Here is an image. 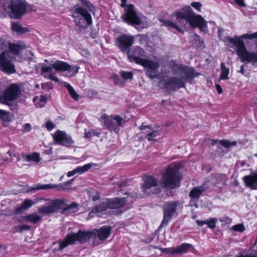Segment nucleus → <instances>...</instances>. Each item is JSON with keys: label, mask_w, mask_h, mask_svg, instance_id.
Listing matches in <instances>:
<instances>
[{"label": "nucleus", "mask_w": 257, "mask_h": 257, "mask_svg": "<svg viewBox=\"0 0 257 257\" xmlns=\"http://www.w3.org/2000/svg\"><path fill=\"white\" fill-rule=\"evenodd\" d=\"M223 31L218 29V34L220 40L226 45L231 48L236 47V54L241 62L250 63L252 65L257 66V50L255 52H249L246 49L242 39H249L253 43L252 48H255L257 44V31L254 33H247L239 37L235 36L234 37L222 36Z\"/></svg>", "instance_id": "1"}, {"label": "nucleus", "mask_w": 257, "mask_h": 257, "mask_svg": "<svg viewBox=\"0 0 257 257\" xmlns=\"http://www.w3.org/2000/svg\"><path fill=\"white\" fill-rule=\"evenodd\" d=\"M110 227L103 226L98 229H94L91 231H83L79 230L77 233H72L68 235L65 239L59 243V248L62 249L69 244L76 241L84 242L91 241L94 245H97L101 241L107 239L110 232Z\"/></svg>", "instance_id": "2"}, {"label": "nucleus", "mask_w": 257, "mask_h": 257, "mask_svg": "<svg viewBox=\"0 0 257 257\" xmlns=\"http://www.w3.org/2000/svg\"><path fill=\"white\" fill-rule=\"evenodd\" d=\"M172 69L174 76L164 79L160 83V85L162 84L165 88L171 90L185 87L187 81L192 80L199 75L192 68L182 65L174 64L172 65Z\"/></svg>", "instance_id": "3"}, {"label": "nucleus", "mask_w": 257, "mask_h": 257, "mask_svg": "<svg viewBox=\"0 0 257 257\" xmlns=\"http://www.w3.org/2000/svg\"><path fill=\"white\" fill-rule=\"evenodd\" d=\"M147 52L139 46L134 47L127 53V57L131 62H134L143 66L146 70L147 75L151 78L157 75L160 66V60L159 58L152 56L146 58Z\"/></svg>", "instance_id": "4"}, {"label": "nucleus", "mask_w": 257, "mask_h": 257, "mask_svg": "<svg viewBox=\"0 0 257 257\" xmlns=\"http://www.w3.org/2000/svg\"><path fill=\"white\" fill-rule=\"evenodd\" d=\"M8 48L10 52L5 51L0 54V70L9 74L14 73L16 70L12 63L14 59L13 55H19L21 51L26 48V45L21 42L9 43L0 37V49Z\"/></svg>", "instance_id": "5"}, {"label": "nucleus", "mask_w": 257, "mask_h": 257, "mask_svg": "<svg viewBox=\"0 0 257 257\" xmlns=\"http://www.w3.org/2000/svg\"><path fill=\"white\" fill-rule=\"evenodd\" d=\"M45 62L48 63L49 65L45 63L39 64L42 74L45 78L56 82H59V79L55 76L53 69L57 71L66 72L67 76L69 77L74 76L80 69L78 66H72L62 61L56 60L49 63L47 60H45Z\"/></svg>", "instance_id": "6"}, {"label": "nucleus", "mask_w": 257, "mask_h": 257, "mask_svg": "<svg viewBox=\"0 0 257 257\" xmlns=\"http://www.w3.org/2000/svg\"><path fill=\"white\" fill-rule=\"evenodd\" d=\"M172 19L182 25L183 20L192 27L199 28L203 33H208L207 22L200 16L196 15L190 6H187L178 10L172 15Z\"/></svg>", "instance_id": "7"}, {"label": "nucleus", "mask_w": 257, "mask_h": 257, "mask_svg": "<svg viewBox=\"0 0 257 257\" xmlns=\"http://www.w3.org/2000/svg\"><path fill=\"white\" fill-rule=\"evenodd\" d=\"M127 0H121V6L124 8V13L121 16L123 21L128 24L134 25L138 29L147 27L148 22L147 18L137 12L132 4L126 5Z\"/></svg>", "instance_id": "8"}, {"label": "nucleus", "mask_w": 257, "mask_h": 257, "mask_svg": "<svg viewBox=\"0 0 257 257\" xmlns=\"http://www.w3.org/2000/svg\"><path fill=\"white\" fill-rule=\"evenodd\" d=\"M93 6L88 2H85L83 6L75 5L72 9V17L76 25L80 28H84L92 23L90 12Z\"/></svg>", "instance_id": "9"}, {"label": "nucleus", "mask_w": 257, "mask_h": 257, "mask_svg": "<svg viewBox=\"0 0 257 257\" xmlns=\"http://www.w3.org/2000/svg\"><path fill=\"white\" fill-rule=\"evenodd\" d=\"M181 167V163H172L167 167L160 181L162 187L169 189L179 187L181 178L179 170Z\"/></svg>", "instance_id": "10"}, {"label": "nucleus", "mask_w": 257, "mask_h": 257, "mask_svg": "<svg viewBox=\"0 0 257 257\" xmlns=\"http://www.w3.org/2000/svg\"><path fill=\"white\" fill-rule=\"evenodd\" d=\"M5 11L10 17L17 19L21 18L27 10V5L20 0H2Z\"/></svg>", "instance_id": "11"}, {"label": "nucleus", "mask_w": 257, "mask_h": 257, "mask_svg": "<svg viewBox=\"0 0 257 257\" xmlns=\"http://www.w3.org/2000/svg\"><path fill=\"white\" fill-rule=\"evenodd\" d=\"M124 198H115L112 199H106L99 205L94 207L91 210L92 213L105 214L110 213V209H119L126 203Z\"/></svg>", "instance_id": "12"}, {"label": "nucleus", "mask_w": 257, "mask_h": 257, "mask_svg": "<svg viewBox=\"0 0 257 257\" xmlns=\"http://www.w3.org/2000/svg\"><path fill=\"white\" fill-rule=\"evenodd\" d=\"M22 95L20 87L16 84H12L7 87L2 92V103L10 105L20 97Z\"/></svg>", "instance_id": "13"}, {"label": "nucleus", "mask_w": 257, "mask_h": 257, "mask_svg": "<svg viewBox=\"0 0 257 257\" xmlns=\"http://www.w3.org/2000/svg\"><path fill=\"white\" fill-rule=\"evenodd\" d=\"M64 203L63 200L58 199L53 201H49L45 205L39 207L38 211L40 213L43 214L52 213L62 207Z\"/></svg>", "instance_id": "14"}, {"label": "nucleus", "mask_w": 257, "mask_h": 257, "mask_svg": "<svg viewBox=\"0 0 257 257\" xmlns=\"http://www.w3.org/2000/svg\"><path fill=\"white\" fill-rule=\"evenodd\" d=\"M52 136L53 140L57 144L70 147L74 144L71 136L64 131L58 130Z\"/></svg>", "instance_id": "15"}, {"label": "nucleus", "mask_w": 257, "mask_h": 257, "mask_svg": "<svg viewBox=\"0 0 257 257\" xmlns=\"http://www.w3.org/2000/svg\"><path fill=\"white\" fill-rule=\"evenodd\" d=\"M193 248V246L191 244L187 243H183L176 247L166 248L158 247L162 252L171 255L186 253L188 252L191 248Z\"/></svg>", "instance_id": "16"}, {"label": "nucleus", "mask_w": 257, "mask_h": 257, "mask_svg": "<svg viewBox=\"0 0 257 257\" xmlns=\"http://www.w3.org/2000/svg\"><path fill=\"white\" fill-rule=\"evenodd\" d=\"M144 183L141 187L143 192L146 195H150L151 194L156 193L155 188L157 186V180L151 176H147L143 178Z\"/></svg>", "instance_id": "17"}, {"label": "nucleus", "mask_w": 257, "mask_h": 257, "mask_svg": "<svg viewBox=\"0 0 257 257\" xmlns=\"http://www.w3.org/2000/svg\"><path fill=\"white\" fill-rule=\"evenodd\" d=\"M178 205V203L174 201L166 203L164 208V217L160 227L167 225L168 222L171 220L173 215L175 212Z\"/></svg>", "instance_id": "18"}, {"label": "nucleus", "mask_w": 257, "mask_h": 257, "mask_svg": "<svg viewBox=\"0 0 257 257\" xmlns=\"http://www.w3.org/2000/svg\"><path fill=\"white\" fill-rule=\"evenodd\" d=\"M117 46L123 52H127L128 48L134 43V37L129 35H122L115 41Z\"/></svg>", "instance_id": "19"}, {"label": "nucleus", "mask_w": 257, "mask_h": 257, "mask_svg": "<svg viewBox=\"0 0 257 257\" xmlns=\"http://www.w3.org/2000/svg\"><path fill=\"white\" fill-rule=\"evenodd\" d=\"M99 120L106 128L116 134L119 132V128H118L112 116L109 117L106 114H103L100 117Z\"/></svg>", "instance_id": "20"}, {"label": "nucleus", "mask_w": 257, "mask_h": 257, "mask_svg": "<svg viewBox=\"0 0 257 257\" xmlns=\"http://www.w3.org/2000/svg\"><path fill=\"white\" fill-rule=\"evenodd\" d=\"M70 184V183L69 182L67 183H64L63 184H61L59 185L56 184H36L33 186L31 188V190L36 191L39 190H47L53 188H57L58 190H67L68 189L69 186Z\"/></svg>", "instance_id": "21"}, {"label": "nucleus", "mask_w": 257, "mask_h": 257, "mask_svg": "<svg viewBox=\"0 0 257 257\" xmlns=\"http://www.w3.org/2000/svg\"><path fill=\"white\" fill-rule=\"evenodd\" d=\"M243 181L246 187L252 190H256L257 170L251 172L249 175L244 176Z\"/></svg>", "instance_id": "22"}, {"label": "nucleus", "mask_w": 257, "mask_h": 257, "mask_svg": "<svg viewBox=\"0 0 257 257\" xmlns=\"http://www.w3.org/2000/svg\"><path fill=\"white\" fill-rule=\"evenodd\" d=\"M206 190V187H204L203 189H201L200 187H197L193 188L190 192L189 196L192 198L191 203V206H194L195 208L198 207V205L196 201L198 200V199L201 195L202 192Z\"/></svg>", "instance_id": "23"}, {"label": "nucleus", "mask_w": 257, "mask_h": 257, "mask_svg": "<svg viewBox=\"0 0 257 257\" xmlns=\"http://www.w3.org/2000/svg\"><path fill=\"white\" fill-rule=\"evenodd\" d=\"M96 164L93 163H88L85 164L82 166H79L74 170L69 171L67 173V176L68 177H70L73 176L75 174H82L86 172H87L88 170H89L92 167L95 166Z\"/></svg>", "instance_id": "24"}, {"label": "nucleus", "mask_w": 257, "mask_h": 257, "mask_svg": "<svg viewBox=\"0 0 257 257\" xmlns=\"http://www.w3.org/2000/svg\"><path fill=\"white\" fill-rule=\"evenodd\" d=\"M217 222V219L216 218H212L209 220H199L196 221V224L198 226H203L204 224L207 225L208 228L214 229L216 227V224Z\"/></svg>", "instance_id": "25"}, {"label": "nucleus", "mask_w": 257, "mask_h": 257, "mask_svg": "<svg viewBox=\"0 0 257 257\" xmlns=\"http://www.w3.org/2000/svg\"><path fill=\"white\" fill-rule=\"evenodd\" d=\"M227 178L225 174H219L215 175L212 178V182L215 185H224L227 181Z\"/></svg>", "instance_id": "26"}, {"label": "nucleus", "mask_w": 257, "mask_h": 257, "mask_svg": "<svg viewBox=\"0 0 257 257\" xmlns=\"http://www.w3.org/2000/svg\"><path fill=\"white\" fill-rule=\"evenodd\" d=\"M23 157L28 162H33L38 163L41 160L39 154L36 152L31 154L23 155Z\"/></svg>", "instance_id": "27"}, {"label": "nucleus", "mask_w": 257, "mask_h": 257, "mask_svg": "<svg viewBox=\"0 0 257 257\" xmlns=\"http://www.w3.org/2000/svg\"><path fill=\"white\" fill-rule=\"evenodd\" d=\"M47 100V97L45 95H42L40 97L36 96L33 98V102L37 107H42L45 106Z\"/></svg>", "instance_id": "28"}, {"label": "nucleus", "mask_w": 257, "mask_h": 257, "mask_svg": "<svg viewBox=\"0 0 257 257\" xmlns=\"http://www.w3.org/2000/svg\"><path fill=\"white\" fill-rule=\"evenodd\" d=\"M12 30L20 35L25 34L28 31L27 28L23 27L18 22H14L12 24Z\"/></svg>", "instance_id": "29"}, {"label": "nucleus", "mask_w": 257, "mask_h": 257, "mask_svg": "<svg viewBox=\"0 0 257 257\" xmlns=\"http://www.w3.org/2000/svg\"><path fill=\"white\" fill-rule=\"evenodd\" d=\"M36 202L30 199H25L24 202L22 203L20 207L17 209V212H20L21 210H27L28 208H30L33 205H34Z\"/></svg>", "instance_id": "30"}, {"label": "nucleus", "mask_w": 257, "mask_h": 257, "mask_svg": "<svg viewBox=\"0 0 257 257\" xmlns=\"http://www.w3.org/2000/svg\"><path fill=\"white\" fill-rule=\"evenodd\" d=\"M221 73L219 77V80H228L229 79L228 74L229 73V69L226 67L224 63H221L220 65Z\"/></svg>", "instance_id": "31"}, {"label": "nucleus", "mask_w": 257, "mask_h": 257, "mask_svg": "<svg viewBox=\"0 0 257 257\" xmlns=\"http://www.w3.org/2000/svg\"><path fill=\"white\" fill-rule=\"evenodd\" d=\"M61 83L67 88V90L72 98L75 100H77L79 98V95L77 93L73 87L71 86L69 83L66 82H62Z\"/></svg>", "instance_id": "32"}, {"label": "nucleus", "mask_w": 257, "mask_h": 257, "mask_svg": "<svg viewBox=\"0 0 257 257\" xmlns=\"http://www.w3.org/2000/svg\"><path fill=\"white\" fill-rule=\"evenodd\" d=\"M25 218L29 222L37 223L42 219V217L36 213H32L27 215Z\"/></svg>", "instance_id": "33"}, {"label": "nucleus", "mask_w": 257, "mask_h": 257, "mask_svg": "<svg viewBox=\"0 0 257 257\" xmlns=\"http://www.w3.org/2000/svg\"><path fill=\"white\" fill-rule=\"evenodd\" d=\"M78 210V204L76 203H73L70 205L65 207L63 210V212L65 213L68 211L69 213L76 212Z\"/></svg>", "instance_id": "34"}, {"label": "nucleus", "mask_w": 257, "mask_h": 257, "mask_svg": "<svg viewBox=\"0 0 257 257\" xmlns=\"http://www.w3.org/2000/svg\"><path fill=\"white\" fill-rule=\"evenodd\" d=\"M194 40V46L197 48H201L204 47V43L200 37L197 35H195L193 37Z\"/></svg>", "instance_id": "35"}, {"label": "nucleus", "mask_w": 257, "mask_h": 257, "mask_svg": "<svg viewBox=\"0 0 257 257\" xmlns=\"http://www.w3.org/2000/svg\"><path fill=\"white\" fill-rule=\"evenodd\" d=\"M163 24L165 26L167 27H170L172 28H174L176 29L178 31L182 32L181 29L175 23L172 22L171 21H164Z\"/></svg>", "instance_id": "36"}, {"label": "nucleus", "mask_w": 257, "mask_h": 257, "mask_svg": "<svg viewBox=\"0 0 257 257\" xmlns=\"http://www.w3.org/2000/svg\"><path fill=\"white\" fill-rule=\"evenodd\" d=\"M0 119L5 121H9L11 119L9 113L6 110L0 109Z\"/></svg>", "instance_id": "37"}, {"label": "nucleus", "mask_w": 257, "mask_h": 257, "mask_svg": "<svg viewBox=\"0 0 257 257\" xmlns=\"http://www.w3.org/2000/svg\"><path fill=\"white\" fill-rule=\"evenodd\" d=\"M147 133L148 134L147 138L148 141H154V138L156 137L159 135V133L157 131H148Z\"/></svg>", "instance_id": "38"}, {"label": "nucleus", "mask_w": 257, "mask_h": 257, "mask_svg": "<svg viewBox=\"0 0 257 257\" xmlns=\"http://www.w3.org/2000/svg\"><path fill=\"white\" fill-rule=\"evenodd\" d=\"M120 74L122 79L124 80L132 79L133 78V73L132 72L121 71Z\"/></svg>", "instance_id": "39"}, {"label": "nucleus", "mask_w": 257, "mask_h": 257, "mask_svg": "<svg viewBox=\"0 0 257 257\" xmlns=\"http://www.w3.org/2000/svg\"><path fill=\"white\" fill-rule=\"evenodd\" d=\"M220 144L226 148H229L230 147L234 146L236 145V142H231L228 140H221Z\"/></svg>", "instance_id": "40"}, {"label": "nucleus", "mask_w": 257, "mask_h": 257, "mask_svg": "<svg viewBox=\"0 0 257 257\" xmlns=\"http://www.w3.org/2000/svg\"><path fill=\"white\" fill-rule=\"evenodd\" d=\"M100 135V133L95 132L93 130L88 131L86 130L85 131L84 137L85 138L87 139L91 137L92 136H99Z\"/></svg>", "instance_id": "41"}, {"label": "nucleus", "mask_w": 257, "mask_h": 257, "mask_svg": "<svg viewBox=\"0 0 257 257\" xmlns=\"http://www.w3.org/2000/svg\"><path fill=\"white\" fill-rule=\"evenodd\" d=\"M113 118L114 121L116 122V125L118 126V128H119V127L121 126L124 123V120L123 118L118 115H115L114 117H113Z\"/></svg>", "instance_id": "42"}, {"label": "nucleus", "mask_w": 257, "mask_h": 257, "mask_svg": "<svg viewBox=\"0 0 257 257\" xmlns=\"http://www.w3.org/2000/svg\"><path fill=\"white\" fill-rule=\"evenodd\" d=\"M231 229L235 231L241 232L244 230L245 227L242 224H237L232 226Z\"/></svg>", "instance_id": "43"}, {"label": "nucleus", "mask_w": 257, "mask_h": 257, "mask_svg": "<svg viewBox=\"0 0 257 257\" xmlns=\"http://www.w3.org/2000/svg\"><path fill=\"white\" fill-rule=\"evenodd\" d=\"M191 6L198 12H201L202 4L201 3L198 2H194L191 4Z\"/></svg>", "instance_id": "44"}, {"label": "nucleus", "mask_w": 257, "mask_h": 257, "mask_svg": "<svg viewBox=\"0 0 257 257\" xmlns=\"http://www.w3.org/2000/svg\"><path fill=\"white\" fill-rule=\"evenodd\" d=\"M235 257H257V251H252L248 253H241Z\"/></svg>", "instance_id": "45"}, {"label": "nucleus", "mask_w": 257, "mask_h": 257, "mask_svg": "<svg viewBox=\"0 0 257 257\" xmlns=\"http://www.w3.org/2000/svg\"><path fill=\"white\" fill-rule=\"evenodd\" d=\"M46 127L48 130L51 131L55 127V125L52 121H49L46 123Z\"/></svg>", "instance_id": "46"}, {"label": "nucleus", "mask_w": 257, "mask_h": 257, "mask_svg": "<svg viewBox=\"0 0 257 257\" xmlns=\"http://www.w3.org/2000/svg\"><path fill=\"white\" fill-rule=\"evenodd\" d=\"M18 228V229L21 231L23 230H29L31 228V226H29V225H25V224H23V225H19L17 227Z\"/></svg>", "instance_id": "47"}, {"label": "nucleus", "mask_w": 257, "mask_h": 257, "mask_svg": "<svg viewBox=\"0 0 257 257\" xmlns=\"http://www.w3.org/2000/svg\"><path fill=\"white\" fill-rule=\"evenodd\" d=\"M31 125L29 123L25 124L23 126V132H29L31 130Z\"/></svg>", "instance_id": "48"}, {"label": "nucleus", "mask_w": 257, "mask_h": 257, "mask_svg": "<svg viewBox=\"0 0 257 257\" xmlns=\"http://www.w3.org/2000/svg\"><path fill=\"white\" fill-rule=\"evenodd\" d=\"M212 183H213L212 182H210L209 181L207 180L204 182L202 186L199 187L200 188H201V189H203L204 187H206L207 190L208 188V187L210 186V184Z\"/></svg>", "instance_id": "49"}, {"label": "nucleus", "mask_w": 257, "mask_h": 257, "mask_svg": "<svg viewBox=\"0 0 257 257\" xmlns=\"http://www.w3.org/2000/svg\"><path fill=\"white\" fill-rule=\"evenodd\" d=\"M236 4L240 7H245L246 4L244 0H234Z\"/></svg>", "instance_id": "50"}, {"label": "nucleus", "mask_w": 257, "mask_h": 257, "mask_svg": "<svg viewBox=\"0 0 257 257\" xmlns=\"http://www.w3.org/2000/svg\"><path fill=\"white\" fill-rule=\"evenodd\" d=\"M140 129L141 130H146V129H148L149 130L151 131V126L150 125H144V123H143L140 126Z\"/></svg>", "instance_id": "51"}, {"label": "nucleus", "mask_w": 257, "mask_h": 257, "mask_svg": "<svg viewBox=\"0 0 257 257\" xmlns=\"http://www.w3.org/2000/svg\"><path fill=\"white\" fill-rule=\"evenodd\" d=\"M215 87L218 94H221L222 92V89L220 85L217 84L215 85Z\"/></svg>", "instance_id": "52"}, {"label": "nucleus", "mask_w": 257, "mask_h": 257, "mask_svg": "<svg viewBox=\"0 0 257 257\" xmlns=\"http://www.w3.org/2000/svg\"><path fill=\"white\" fill-rule=\"evenodd\" d=\"M100 198V195L98 193H96V194L93 195V196L92 198V199L93 201H96L98 200Z\"/></svg>", "instance_id": "53"}, {"label": "nucleus", "mask_w": 257, "mask_h": 257, "mask_svg": "<svg viewBox=\"0 0 257 257\" xmlns=\"http://www.w3.org/2000/svg\"><path fill=\"white\" fill-rule=\"evenodd\" d=\"M113 79L115 84H117L118 83V81H119L118 76L117 75L114 74L113 75Z\"/></svg>", "instance_id": "54"}, {"label": "nucleus", "mask_w": 257, "mask_h": 257, "mask_svg": "<svg viewBox=\"0 0 257 257\" xmlns=\"http://www.w3.org/2000/svg\"><path fill=\"white\" fill-rule=\"evenodd\" d=\"M8 158H3V157L0 155V165L4 164V162L7 161Z\"/></svg>", "instance_id": "55"}, {"label": "nucleus", "mask_w": 257, "mask_h": 257, "mask_svg": "<svg viewBox=\"0 0 257 257\" xmlns=\"http://www.w3.org/2000/svg\"><path fill=\"white\" fill-rule=\"evenodd\" d=\"M239 72L241 74H242V75L244 74L245 71H244V66L243 65H241L240 66V70L239 71Z\"/></svg>", "instance_id": "56"}, {"label": "nucleus", "mask_w": 257, "mask_h": 257, "mask_svg": "<svg viewBox=\"0 0 257 257\" xmlns=\"http://www.w3.org/2000/svg\"><path fill=\"white\" fill-rule=\"evenodd\" d=\"M27 52L29 54H30L31 55H33V54L31 51H27Z\"/></svg>", "instance_id": "57"}, {"label": "nucleus", "mask_w": 257, "mask_h": 257, "mask_svg": "<svg viewBox=\"0 0 257 257\" xmlns=\"http://www.w3.org/2000/svg\"><path fill=\"white\" fill-rule=\"evenodd\" d=\"M196 217H197L196 215H194V216H192V218L194 219H196Z\"/></svg>", "instance_id": "58"}, {"label": "nucleus", "mask_w": 257, "mask_h": 257, "mask_svg": "<svg viewBox=\"0 0 257 257\" xmlns=\"http://www.w3.org/2000/svg\"><path fill=\"white\" fill-rule=\"evenodd\" d=\"M8 153L10 155L12 156L11 153L10 152H8Z\"/></svg>", "instance_id": "59"}, {"label": "nucleus", "mask_w": 257, "mask_h": 257, "mask_svg": "<svg viewBox=\"0 0 257 257\" xmlns=\"http://www.w3.org/2000/svg\"><path fill=\"white\" fill-rule=\"evenodd\" d=\"M254 156L257 157V154H254Z\"/></svg>", "instance_id": "60"}, {"label": "nucleus", "mask_w": 257, "mask_h": 257, "mask_svg": "<svg viewBox=\"0 0 257 257\" xmlns=\"http://www.w3.org/2000/svg\"><path fill=\"white\" fill-rule=\"evenodd\" d=\"M210 23H214L213 22H210Z\"/></svg>", "instance_id": "61"}]
</instances>
